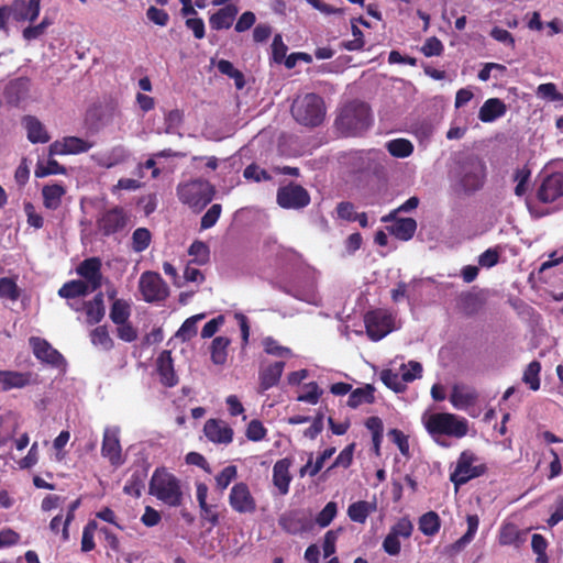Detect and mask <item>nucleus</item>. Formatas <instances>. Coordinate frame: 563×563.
<instances>
[{
	"label": "nucleus",
	"instance_id": "obj_26",
	"mask_svg": "<svg viewBox=\"0 0 563 563\" xmlns=\"http://www.w3.org/2000/svg\"><path fill=\"white\" fill-rule=\"evenodd\" d=\"M476 399V391L462 385H454L450 395L451 404L459 410H464L467 407L474 405Z\"/></svg>",
	"mask_w": 563,
	"mask_h": 563
},
{
	"label": "nucleus",
	"instance_id": "obj_63",
	"mask_svg": "<svg viewBox=\"0 0 563 563\" xmlns=\"http://www.w3.org/2000/svg\"><path fill=\"white\" fill-rule=\"evenodd\" d=\"M537 93L551 101H563V93L559 92L556 86L552 82L541 84Z\"/></svg>",
	"mask_w": 563,
	"mask_h": 563
},
{
	"label": "nucleus",
	"instance_id": "obj_8",
	"mask_svg": "<svg viewBox=\"0 0 563 563\" xmlns=\"http://www.w3.org/2000/svg\"><path fill=\"white\" fill-rule=\"evenodd\" d=\"M139 290L142 299L150 303L164 301L169 295L168 285L158 273L152 271L141 275Z\"/></svg>",
	"mask_w": 563,
	"mask_h": 563
},
{
	"label": "nucleus",
	"instance_id": "obj_64",
	"mask_svg": "<svg viewBox=\"0 0 563 563\" xmlns=\"http://www.w3.org/2000/svg\"><path fill=\"white\" fill-rule=\"evenodd\" d=\"M117 335L124 342H133L137 339V330L129 322L117 324Z\"/></svg>",
	"mask_w": 563,
	"mask_h": 563
},
{
	"label": "nucleus",
	"instance_id": "obj_23",
	"mask_svg": "<svg viewBox=\"0 0 563 563\" xmlns=\"http://www.w3.org/2000/svg\"><path fill=\"white\" fill-rule=\"evenodd\" d=\"M203 430L206 437L214 443L229 444L232 442L233 430L222 420H208Z\"/></svg>",
	"mask_w": 563,
	"mask_h": 563
},
{
	"label": "nucleus",
	"instance_id": "obj_15",
	"mask_svg": "<svg viewBox=\"0 0 563 563\" xmlns=\"http://www.w3.org/2000/svg\"><path fill=\"white\" fill-rule=\"evenodd\" d=\"M229 505L238 514H253L256 510V500L249 486L243 482L232 486L229 494Z\"/></svg>",
	"mask_w": 563,
	"mask_h": 563
},
{
	"label": "nucleus",
	"instance_id": "obj_52",
	"mask_svg": "<svg viewBox=\"0 0 563 563\" xmlns=\"http://www.w3.org/2000/svg\"><path fill=\"white\" fill-rule=\"evenodd\" d=\"M188 253L190 256L194 257V261L198 265H203L209 261L210 257V251L208 245L202 241H195L189 250Z\"/></svg>",
	"mask_w": 563,
	"mask_h": 563
},
{
	"label": "nucleus",
	"instance_id": "obj_49",
	"mask_svg": "<svg viewBox=\"0 0 563 563\" xmlns=\"http://www.w3.org/2000/svg\"><path fill=\"white\" fill-rule=\"evenodd\" d=\"M151 240L152 234L146 228H137L132 234V250L136 253L145 251Z\"/></svg>",
	"mask_w": 563,
	"mask_h": 563
},
{
	"label": "nucleus",
	"instance_id": "obj_35",
	"mask_svg": "<svg viewBox=\"0 0 563 563\" xmlns=\"http://www.w3.org/2000/svg\"><path fill=\"white\" fill-rule=\"evenodd\" d=\"M157 369L161 375V380L166 386H174L177 384V378L173 368V360L170 352L164 351L157 360Z\"/></svg>",
	"mask_w": 563,
	"mask_h": 563
},
{
	"label": "nucleus",
	"instance_id": "obj_41",
	"mask_svg": "<svg viewBox=\"0 0 563 563\" xmlns=\"http://www.w3.org/2000/svg\"><path fill=\"white\" fill-rule=\"evenodd\" d=\"M374 401V388L371 385L358 387L351 391L347 406L351 408H357L363 404H372Z\"/></svg>",
	"mask_w": 563,
	"mask_h": 563
},
{
	"label": "nucleus",
	"instance_id": "obj_55",
	"mask_svg": "<svg viewBox=\"0 0 563 563\" xmlns=\"http://www.w3.org/2000/svg\"><path fill=\"white\" fill-rule=\"evenodd\" d=\"M541 371V365L539 362H531L523 373V382L529 385L532 390H538L540 388V378L539 373Z\"/></svg>",
	"mask_w": 563,
	"mask_h": 563
},
{
	"label": "nucleus",
	"instance_id": "obj_57",
	"mask_svg": "<svg viewBox=\"0 0 563 563\" xmlns=\"http://www.w3.org/2000/svg\"><path fill=\"white\" fill-rule=\"evenodd\" d=\"M413 531V525L408 517L400 518L389 530L397 538L409 539Z\"/></svg>",
	"mask_w": 563,
	"mask_h": 563
},
{
	"label": "nucleus",
	"instance_id": "obj_31",
	"mask_svg": "<svg viewBox=\"0 0 563 563\" xmlns=\"http://www.w3.org/2000/svg\"><path fill=\"white\" fill-rule=\"evenodd\" d=\"M66 188L62 184L45 185L42 188L43 205L46 209L56 210L62 205Z\"/></svg>",
	"mask_w": 563,
	"mask_h": 563
},
{
	"label": "nucleus",
	"instance_id": "obj_10",
	"mask_svg": "<svg viewBox=\"0 0 563 563\" xmlns=\"http://www.w3.org/2000/svg\"><path fill=\"white\" fill-rule=\"evenodd\" d=\"M276 200L284 209H302L310 203V195L302 186L290 183L277 190Z\"/></svg>",
	"mask_w": 563,
	"mask_h": 563
},
{
	"label": "nucleus",
	"instance_id": "obj_33",
	"mask_svg": "<svg viewBox=\"0 0 563 563\" xmlns=\"http://www.w3.org/2000/svg\"><path fill=\"white\" fill-rule=\"evenodd\" d=\"M93 291L95 290L90 289L87 283H84V280L75 279L65 283L58 289V296L65 299H75L78 297H85Z\"/></svg>",
	"mask_w": 563,
	"mask_h": 563
},
{
	"label": "nucleus",
	"instance_id": "obj_30",
	"mask_svg": "<svg viewBox=\"0 0 563 563\" xmlns=\"http://www.w3.org/2000/svg\"><path fill=\"white\" fill-rule=\"evenodd\" d=\"M284 367L285 363L279 361L268 365L260 372V387L262 391H265L278 384Z\"/></svg>",
	"mask_w": 563,
	"mask_h": 563
},
{
	"label": "nucleus",
	"instance_id": "obj_60",
	"mask_svg": "<svg viewBox=\"0 0 563 563\" xmlns=\"http://www.w3.org/2000/svg\"><path fill=\"white\" fill-rule=\"evenodd\" d=\"M267 430L263 423L257 420H251L246 428V438L251 441L257 442L266 437Z\"/></svg>",
	"mask_w": 563,
	"mask_h": 563
},
{
	"label": "nucleus",
	"instance_id": "obj_17",
	"mask_svg": "<svg viewBox=\"0 0 563 563\" xmlns=\"http://www.w3.org/2000/svg\"><path fill=\"white\" fill-rule=\"evenodd\" d=\"M68 306L75 310H84L86 314V322L89 325L99 323L106 313L103 294L98 292L91 300L82 302H68Z\"/></svg>",
	"mask_w": 563,
	"mask_h": 563
},
{
	"label": "nucleus",
	"instance_id": "obj_47",
	"mask_svg": "<svg viewBox=\"0 0 563 563\" xmlns=\"http://www.w3.org/2000/svg\"><path fill=\"white\" fill-rule=\"evenodd\" d=\"M218 70L234 79L235 87L242 89L245 85L243 74L234 68L233 64L227 59H220L217 64Z\"/></svg>",
	"mask_w": 563,
	"mask_h": 563
},
{
	"label": "nucleus",
	"instance_id": "obj_46",
	"mask_svg": "<svg viewBox=\"0 0 563 563\" xmlns=\"http://www.w3.org/2000/svg\"><path fill=\"white\" fill-rule=\"evenodd\" d=\"M230 340L224 336H217L211 344V360L214 364L222 365L227 361V349Z\"/></svg>",
	"mask_w": 563,
	"mask_h": 563
},
{
	"label": "nucleus",
	"instance_id": "obj_53",
	"mask_svg": "<svg viewBox=\"0 0 563 563\" xmlns=\"http://www.w3.org/2000/svg\"><path fill=\"white\" fill-rule=\"evenodd\" d=\"M236 476H238L236 466H234V465L225 466L214 478L217 488L220 492H223L236 478Z\"/></svg>",
	"mask_w": 563,
	"mask_h": 563
},
{
	"label": "nucleus",
	"instance_id": "obj_54",
	"mask_svg": "<svg viewBox=\"0 0 563 563\" xmlns=\"http://www.w3.org/2000/svg\"><path fill=\"white\" fill-rule=\"evenodd\" d=\"M338 514V506L334 501H329L324 508L317 515L313 525H318L320 528L328 527Z\"/></svg>",
	"mask_w": 563,
	"mask_h": 563
},
{
	"label": "nucleus",
	"instance_id": "obj_14",
	"mask_svg": "<svg viewBox=\"0 0 563 563\" xmlns=\"http://www.w3.org/2000/svg\"><path fill=\"white\" fill-rule=\"evenodd\" d=\"M279 526L290 534L310 531L313 528L311 512L303 509L287 511L280 516Z\"/></svg>",
	"mask_w": 563,
	"mask_h": 563
},
{
	"label": "nucleus",
	"instance_id": "obj_44",
	"mask_svg": "<svg viewBox=\"0 0 563 563\" xmlns=\"http://www.w3.org/2000/svg\"><path fill=\"white\" fill-rule=\"evenodd\" d=\"M183 121H184L183 111H180L178 109H174V110L166 112L165 117H164L165 129L163 130V133L177 134L179 136H183V134L179 132Z\"/></svg>",
	"mask_w": 563,
	"mask_h": 563
},
{
	"label": "nucleus",
	"instance_id": "obj_20",
	"mask_svg": "<svg viewBox=\"0 0 563 563\" xmlns=\"http://www.w3.org/2000/svg\"><path fill=\"white\" fill-rule=\"evenodd\" d=\"M354 158L357 162L356 169L358 172L378 174L384 168L386 155L380 151L371 150L356 153Z\"/></svg>",
	"mask_w": 563,
	"mask_h": 563
},
{
	"label": "nucleus",
	"instance_id": "obj_18",
	"mask_svg": "<svg viewBox=\"0 0 563 563\" xmlns=\"http://www.w3.org/2000/svg\"><path fill=\"white\" fill-rule=\"evenodd\" d=\"M101 260L99 257H90L82 261L76 272L82 278L84 283H87L90 289L95 291L101 287L102 274H101Z\"/></svg>",
	"mask_w": 563,
	"mask_h": 563
},
{
	"label": "nucleus",
	"instance_id": "obj_1",
	"mask_svg": "<svg viewBox=\"0 0 563 563\" xmlns=\"http://www.w3.org/2000/svg\"><path fill=\"white\" fill-rule=\"evenodd\" d=\"M372 121L369 107L365 102L353 100L340 109L335 125L344 135H358L371 126Z\"/></svg>",
	"mask_w": 563,
	"mask_h": 563
},
{
	"label": "nucleus",
	"instance_id": "obj_43",
	"mask_svg": "<svg viewBox=\"0 0 563 563\" xmlns=\"http://www.w3.org/2000/svg\"><path fill=\"white\" fill-rule=\"evenodd\" d=\"M386 148L394 157L405 158L412 154L413 145L409 140L395 139L386 144Z\"/></svg>",
	"mask_w": 563,
	"mask_h": 563
},
{
	"label": "nucleus",
	"instance_id": "obj_2",
	"mask_svg": "<svg viewBox=\"0 0 563 563\" xmlns=\"http://www.w3.org/2000/svg\"><path fill=\"white\" fill-rule=\"evenodd\" d=\"M148 493L169 507H178L183 503L181 483L165 467H157L154 471Z\"/></svg>",
	"mask_w": 563,
	"mask_h": 563
},
{
	"label": "nucleus",
	"instance_id": "obj_22",
	"mask_svg": "<svg viewBox=\"0 0 563 563\" xmlns=\"http://www.w3.org/2000/svg\"><path fill=\"white\" fill-rule=\"evenodd\" d=\"M9 7L15 21L33 22L40 14L41 0H14Z\"/></svg>",
	"mask_w": 563,
	"mask_h": 563
},
{
	"label": "nucleus",
	"instance_id": "obj_28",
	"mask_svg": "<svg viewBox=\"0 0 563 563\" xmlns=\"http://www.w3.org/2000/svg\"><path fill=\"white\" fill-rule=\"evenodd\" d=\"M498 541L501 545L521 547L526 541V532L515 523L506 522L500 527Z\"/></svg>",
	"mask_w": 563,
	"mask_h": 563
},
{
	"label": "nucleus",
	"instance_id": "obj_11",
	"mask_svg": "<svg viewBox=\"0 0 563 563\" xmlns=\"http://www.w3.org/2000/svg\"><path fill=\"white\" fill-rule=\"evenodd\" d=\"M366 333L373 341H379L393 331V318L384 310H374L365 316Z\"/></svg>",
	"mask_w": 563,
	"mask_h": 563
},
{
	"label": "nucleus",
	"instance_id": "obj_58",
	"mask_svg": "<svg viewBox=\"0 0 563 563\" xmlns=\"http://www.w3.org/2000/svg\"><path fill=\"white\" fill-rule=\"evenodd\" d=\"M402 380L406 383L413 382L419 378L422 373V366L419 362L410 361L408 364H401L400 366Z\"/></svg>",
	"mask_w": 563,
	"mask_h": 563
},
{
	"label": "nucleus",
	"instance_id": "obj_37",
	"mask_svg": "<svg viewBox=\"0 0 563 563\" xmlns=\"http://www.w3.org/2000/svg\"><path fill=\"white\" fill-rule=\"evenodd\" d=\"M467 530L466 532L457 539L453 544L452 549L456 552L463 550L467 544H470L477 532L479 526V518L477 515H467L466 517Z\"/></svg>",
	"mask_w": 563,
	"mask_h": 563
},
{
	"label": "nucleus",
	"instance_id": "obj_6",
	"mask_svg": "<svg viewBox=\"0 0 563 563\" xmlns=\"http://www.w3.org/2000/svg\"><path fill=\"white\" fill-rule=\"evenodd\" d=\"M485 472V464L479 462L475 453L466 450L460 454L455 468L450 475V479L457 489L471 479L482 476Z\"/></svg>",
	"mask_w": 563,
	"mask_h": 563
},
{
	"label": "nucleus",
	"instance_id": "obj_34",
	"mask_svg": "<svg viewBox=\"0 0 563 563\" xmlns=\"http://www.w3.org/2000/svg\"><path fill=\"white\" fill-rule=\"evenodd\" d=\"M377 506L375 501L371 503L365 500H358L349 506L347 516L354 522L364 523L367 517L371 514L375 512Z\"/></svg>",
	"mask_w": 563,
	"mask_h": 563
},
{
	"label": "nucleus",
	"instance_id": "obj_16",
	"mask_svg": "<svg viewBox=\"0 0 563 563\" xmlns=\"http://www.w3.org/2000/svg\"><path fill=\"white\" fill-rule=\"evenodd\" d=\"M92 147V143L77 137V136H66L62 140H57L53 142L48 147V155H75L88 152Z\"/></svg>",
	"mask_w": 563,
	"mask_h": 563
},
{
	"label": "nucleus",
	"instance_id": "obj_5",
	"mask_svg": "<svg viewBox=\"0 0 563 563\" xmlns=\"http://www.w3.org/2000/svg\"><path fill=\"white\" fill-rule=\"evenodd\" d=\"M213 194L214 189L210 183L202 179L180 184L177 188L179 200L197 211L202 210L212 200Z\"/></svg>",
	"mask_w": 563,
	"mask_h": 563
},
{
	"label": "nucleus",
	"instance_id": "obj_59",
	"mask_svg": "<svg viewBox=\"0 0 563 563\" xmlns=\"http://www.w3.org/2000/svg\"><path fill=\"white\" fill-rule=\"evenodd\" d=\"M355 443H351L347 446H345L339 455L335 457L332 465L329 467V470L335 468V467H343L347 468L353 461V454H354Z\"/></svg>",
	"mask_w": 563,
	"mask_h": 563
},
{
	"label": "nucleus",
	"instance_id": "obj_39",
	"mask_svg": "<svg viewBox=\"0 0 563 563\" xmlns=\"http://www.w3.org/2000/svg\"><path fill=\"white\" fill-rule=\"evenodd\" d=\"M131 316V302L125 299H115L110 308L109 317L114 324L129 321Z\"/></svg>",
	"mask_w": 563,
	"mask_h": 563
},
{
	"label": "nucleus",
	"instance_id": "obj_50",
	"mask_svg": "<svg viewBox=\"0 0 563 563\" xmlns=\"http://www.w3.org/2000/svg\"><path fill=\"white\" fill-rule=\"evenodd\" d=\"M382 382L396 393H402L406 389V384L402 376L391 369H383L380 373Z\"/></svg>",
	"mask_w": 563,
	"mask_h": 563
},
{
	"label": "nucleus",
	"instance_id": "obj_27",
	"mask_svg": "<svg viewBox=\"0 0 563 563\" xmlns=\"http://www.w3.org/2000/svg\"><path fill=\"white\" fill-rule=\"evenodd\" d=\"M507 111L506 104L498 98L487 99L479 109L478 119L482 122H494L498 118L505 115Z\"/></svg>",
	"mask_w": 563,
	"mask_h": 563
},
{
	"label": "nucleus",
	"instance_id": "obj_7",
	"mask_svg": "<svg viewBox=\"0 0 563 563\" xmlns=\"http://www.w3.org/2000/svg\"><path fill=\"white\" fill-rule=\"evenodd\" d=\"M486 178V165L477 157H468L460 166L459 183L464 191L479 190Z\"/></svg>",
	"mask_w": 563,
	"mask_h": 563
},
{
	"label": "nucleus",
	"instance_id": "obj_61",
	"mask_svg": "<svg viewBox=\"0 0 563 563\" xmlns=\"http://www.w3.org/2000/svg\"><path fill=\"white\" fill-rule=\"evenodd\" d=\"M221 210H222L221 205H219V203L212 205L209 208V210L201 218V222H200L201 229L207 230V229L212 228L217 223V221L221 214Z\"/></svg>",
	"mask_w": 563,
	"mask_h": 563
},
{
	"label": "nucleus",
	"instance_id": "obj_13",
	"mask_svg": "<svg viewBox=\"0 0 563 563\" xmlns=\"http://www.w3.org/2000/svg\"><path fill=\"white\" fill-rule=\"evenodd\" d=\"M119 434V427H106L103 431L101 455L113 466H121L124 463Z\"/></svg>",
	"mask_w": 563,
	"mask_h": 563
},
{
	"label": "nucleus",
	"instance_id": "obj_19",
	"mask_svg": "<svg viewBox=\"0 0 563 563\" xmlns=\"http://www.w3.org/2000/svg\"><path fill=\"white\" fill-rule=\"evenodd\" d=\"M563 196V173H553L547 176L539 190L538 198L542 202H552Z\"/></svg>",
	"mask_w": 563,
	"mask_h": 563
},
{
	"label": "nucleus",
	"instance_id": "obj_24",
	"mask_svg": "<svg viewBox=\"0 0 563 563\" xmlns=\"http://www.w3.org/2000/svg\"><path fill=\"white\" fill-rule=\"evenodd\" d=\"M292 464V460L285 457L278 460L273 467V483L282 495H286L289 492V485L292 476L289 468Z\"/></svg>",
	"mask_w": 563,
	"mask_h": 563
},
{
	"label": "nucleus",
	"instance_id": "obj_36",
	"mask_svg": "<svg viewBox=\"0 0 563 563\" xmlns=\"http://www.w3.org/2000/svg\"><path fill=\"white\" fill-rule=\"evenodd\" d=\"M129 157V151L123 145H117L98 158V165L104 168H112L126 162Z\"/></svg>",
	"mask_w": 563,
	"mask_h": 563
},
{
	"label": "nucleus",
	"instance_id": "obj_40",
	"mask_svg": "<svg viewBox=\"0 0 563 563\" xmlns=\"http://www.w3.org/2000/svg\"><path fill=\"white\" fill-rule=\"evenodd\" d=\"M419 530L427 537L435 536L441 527V520L435 511H429L422 515L418 521Z\"/></svg>",
	"mask_w": 563,
	"mask_h": 563
},
{
	"label": "nucleus",
	"instance_id": "obj_3",
	"mask_svg": "<svg viewBox=\"0 0 563 563\" xmlns=\"http://www.w3.org/2000/svg\"><path fill=\"white\" fill-rule=\"evenodd\" d=\"M291 114L303 126H319L325 118L327 108L322 97L309 92L300 95L292 101Z\"/></svg>",
	"mask_w": 563,
	"mask_h": 563
},
{
	"label": "nucleus",
	"instance_id": "obj_25",
	"mask_svg": "<svg viewBox=\"0 0 563 563\" xmlns=\"http://www.w3.org/2000/svg\"><path fill=\"white\" fill-rule=\"evenodd\" d=\"M239 9L235 4H227L213 13L209 23L212 30L230 29L235 20Z\"/></svg>",
	"mask_w": 563,
	"mask_h": 563
},
{
	"label": "nucleus",
	"instance_id": "obj_21",
	"mask_svg": "<svg viewBox=\"0 0 563 563\" xmlns=\"http://www.w3.org/2000/svg\"><path fill=\"white\" fill-rule=\"evenodd\" d=\"M34 383L33 374L30 372L0 371V389L2 391L24 388Z\"/></svg>",
	"mask_w": 563,
	"mask_h": 563
},
{
	"label": "nucleus",
	"instance_id": "obj_4",
	"mask_svg": "<svg viewBox=\"0 0 563 563\" xmlns=\"http://www.w3.org/2000/svg\"><path fill=\"white\" fill-rule=\"evenodd\" d=\"M421 419L427 431L433 437L445 434L454 438H463L468 431L466 419L460 418L453 413L424 412Z\"/></svg>",
	"mask_w": 563,
	"mask_h": 563
},
{
	"label": "nucleus",
	"instance_id": "obj_29",
	"mask_svg": "<svg viewBox=\"0 0 563 563\" xmlns=\"http://www.w3.org/2000/svg\"><path fill=\"white\" fill-rule=\"evenodd\" d=\"M22 124L26 130L27 140L31 143H46L49 141L47 131L37 118L25 115L22 119Z\"/></svg>",
	"mask_w": 563,
	"mask_h": 563
},
{
	"label": "nucleus",
	"instance_id": "obj_9",
	"mask_svg": "<svg viewBox=\"0 0 563 563\" xmlns=\"http://www.w3.org/2000/svg\"><path fill=\"white\" fill-rule=\"evenodd\" d=\"M130 218L121 207L108 209L97 218V230L102 236H114L123 233L128 228Z\"/></svg>",
	"mask_w": 563,
	"mask_h": 563
},
{
	"label": "nucleus",
	"instance_id": "obj_42",
	"mask_svg": "<svg viewBox=\"0 0 563 563\" xmlns=\"http://www.w3.org/2000/svg\"><path fill=\"white\" fill-rule=\"evenodd\" d=\"M90 340L93 346L102 351H110L114 345L113 340L104 325L95 328L90 333Z\"/></svg>",
	"mask_w": 563,
	"mask_h": 563
},
{
	"label": "nucleus",
	"instance_id": "obj_48",
	"mask_svg": "<svg viewBox=\"0 0 563 563\" xmlns=\"http://www.w3.org/2000/svg\"><path fill=\"white\" fill-rule=\"evenodd\" d=\"M205 318V314H196L185 320L178 329L176 336L183 341H188L197 333V322Z\"/></svg>",
	"mask_w": 563,
	"mask_h": 563
},
{
	"label": "nucleus",
	"instance_id": "obj_51",
	"mask_svg": "<svg viewBox=\"0 0 563 563\" xmlns=\"http://www.w3.org/2000/svg\"><path fill=\"white\" fill-rule=\"evenodd\" d=\"M144 478L145 474L143 472L133 473L125 483L123 492L130 496L140 497L144 488Z\"/></svg>",
	"mask_w": 563,
	"mask_h": 563
},
{
	"label": "nucleus",
	"instance_id": "obj_45",
	"mask_svg": "<svg viewBox=\"0 0 563 563\" xmlns=\"http://www.w3.org/2000/svg\"><path fill=\"white\" fill-rule=\"evenodd\" d=\"M66 174V168L62 166L55 159H48L46 163L37 162L34 175L37 178H43L48 175H64Z\"/></svg>",
	"mask_w": 563,
	"mask_h": 563
},
{
	"label": "nucleus",
	"instance_id": "obj_56",
	"mask_svg": "<svg viewBox=\"0 0 563 563\" xmlns=\"http://www.w3.org/2000/svg\"><path fill=\"white\" fill-rule=\"evenodd\" d=\"M264 351L267 354L278 356V357H290L291 351L290 349L280 345L275 339L272 336H267L263 340Z\"/></svg>",
	"mask_w": 563,
	"mask_h": 563
},
{
	"label": "nucleus",
	"instance_id": "obj_12",
	"mask_svg": "<svg viewBox=\"0 0 563 563\" xmlns=\"http://www.w3.org/2000/svg\"><path fill=\"white\" fill-rule=\"evenodd\" d=\"M30 346L32 347L33 354L35 357L53 367L65 369L66 361L64 356L54 349L46 340L32 336L29 340Z\"/></svg>",
	"mask_w": 563,
	"mask_h": 563
},
{
	"label": "nucleus",
	"instance_id": "obj_62",
	"mask_svg": "<svg viewBox=\"0 0 563 563\" xmlns=\"http://www.w3.org/2000/svg\"><path fill=\"white\" fill-rule=\"evenodd\" d=\"M305 388L307 389V391L299 395L297 400L308 402L311 405L318 404L320 396L322 395V390L319 389L317 383H309L305 386Z\"/></svg>",
	"mask_w": 563,
	"mask_h": 563
},
{
	"label": "nucleus",
	"instance_id": "obj_38",
	"mask_svg": "<svg viewBox=\"0 0 563 563\" xmlns=\"http://www.w3.org/2000/svg\"><path fill=\"white\" fill-rule=\"evenodd\" d=\"M29 87V79L23 77L16 78L9 82L5 88V95L11 102H19L27 95Z\"/></svg>",
	"mask_w": 563,
	"mask_h": 563
},
{
	"label": "nucleus",
	"instance_id": "obj_32",
	"mask_svg": "<svg viewBox=\"0 0 563 563\" xmlns=\"http://www.w3.org/2000/svg\"><path fill=\"white\" fill-rule=\"evenodd\" d=\"M391 220H394V223L390 225L389 231L394 236L401 241H408L413 236L417 230V222L415 219L394 217Z\"/></svg>",
	"mask_w": 563,
	"mask_h": 563
}]
</instances>
